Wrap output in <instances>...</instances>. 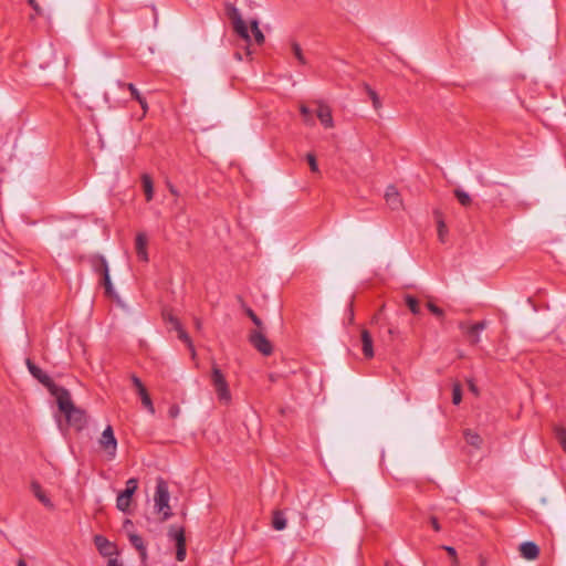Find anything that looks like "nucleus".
Instances as JSON below:
<instances>
[{
  "instance_id": "14",
  "label": "nucleus",
  "mask_w": 566,
  "mask_h": 566,
  "mask_svg": "<svg viewBox=\"0 0 566 566\" xmlns=\"http://www.w3.org/2000/svg\"><path fill=\"white\" fill-rule=\"evenodd\" d=\"M31 491L34 494V496L48 509L53 510L54 504L50 500V497L45 494V492L42 490L41 484L38 481L31 482Z\"/></svg>"
},
{
  "instance_id": "1",
  "label": "nucleus",
  "mask_w": 566,
  "mask_h": 566,
  "mask_svg": "<svg viewBox=\"0 0 566 566\" xmlns=\"http://www.w3.org/2000/svg\"><path fill=\"white\" fill-rule=\"evenodd\" d=\"M55 399L59 410L65 416L67 424L77 431L83 430L87 424L86 411L74 405L70 391L64 388L55 396Z\"/></svg>"
},
{
  "instance_id": "40",
  "label": "nucleus",
  "mask_w": 566,
  "mask_h": 566,
  "mask_svg": "<svg viewBox=\"0 0 566 566\" xmlns=\"http://www.w3.org/2000/svg\"><path fill=\"white\" fill-rule=\"evenodd\" d=\"M442 548L448 553V555L453 559L454 564H458L457 551L452 546L443 545Z\"/></svg>"
},
{
  "instance_id": "31",
  "label": "nucleus",
  "mask_w": 566,
  "mask_h": 566,
  "mask_svg": "<svg viewBox=\"0 0 566 566\" xmlns=\"http://www.w3.org/2000/svg\"><path fill=\"white\" fill-rule=\"evenodd\" d=\"M300 113L303 116V120H304L305 124L314 125V119H313V116H312V112H311V109L305 104H301L300 105Z\"/></svg>"
},
{
  "instance_id": "44",
  "label": "nucleus",
  "mask_w": 566,
  "mask_h": 566,
  "mask_svg": "<svg viewBox=\"0 0 566 566\" xmlns=\"http://www.w3.org/2000/svg\"><path fill=\"white\" fill-rule=\"evenodd\" d=\"M136 102H138V104L143 108L144 113H146L148 111V104H147V101L145 99V97L140 96L139 99H136Z\"/></svg>"
},
{
  "instance_id": "53",
  "label": "nucleus",
  "mask_w": 566,
  "mask_h": 566,
  "mask_svg": "<svg viewBox=\"0 0 566 566\" xmlns=\"http://www.w3.org/2000/svg\"><path fill=\"white\" fill-rule=\"evenodd\" d=\"M17 566H28V565H27V563H25V560H24V559L20 558V559L18 560V563H17Z\"/></svg>"
},
{
  "instance_id": "52",
  "label": "nucleus",
  "mask_w": 566,
  "mask_h": 566,
  "mask_svg": "<svg viewBox=\"0 0 566 566\" xmlns=\"http://www.w3.org/2000/svg\"><path fill=\"white\" fill-rule=\"evenodd\" d=\"M168 188H169V191H170L171 195H174V196H178L179 195L177 189L172 185H169Z\"/></svg>"
},
{
  "instance_id": "19",
  "label": "nucleus",
  "mask_w": 566,
  "mask_h": 566,
  "mask_svg": "<svg viewBox=\"0 0 566 566\" xmlns=\"http://www.w3.org/2000/svg\"><path fill=\"white\" fill-rule=\"evenodd\" d=\"M175 329L178 333V338L180 340H182L187 345V347L191 352L192 357H195L196 356V350H195V346L192 344V340H191L190 336L188 335V333L182 328L179 319H175Z\"/></svg>"
},
{
  "instance_id": "34",
  "label": "nucleus",
  "mask_w": 566,
  "mask_h": 566,
  "mask_svg": "<svg viewBox=\"0 0 566 566\" xmlns=\"http://www.w3.org/2000/svg\"><path fill=\"white\" fill-rule=\"evenodd\" d=\"M462 400V388L460 384H454L452 388V402L459 405Z\"/></svg>"
},
{
  "instance_id": "21",
  "label": "nucleus",
  "mask_w": 566,
  "mask_h": 566,
  "mask_svg": "<svg viewBox=\"0 0 566 566\" xmlns=\"http://www.w3.org/2000/svg\"><path fill=\"white\" fill-rule=\"evenodd\" d=\"M463 436H464V439L467 441L468 444L476 448V449H480L482 443H483V439L481 438V436L470 429H465L463 431Z\"/></svg>"
},
{
  "instance_id": "12",
  "label": "nucleus",
  "mask_w": 566,
  "mask_h": 566,
  "mask_svg": "<svg viewBox=\"0 0 566 566\" xmlns=\"http://www.w3.org/2000/svg\"><path fill=\"white\" fill-rule=\"evenodd\" d=\"M147 237L145 233H138L135 239V249L138 259L143 262H148L147 253Z\"/></svg>"
},
{
  "instance_id": "16",
  "label": "nucleus",
  "mask_w": 566,
  "mask_h": 566,
  "mask_svg": "<svg viewBox=\"0 0 566 566\" xmlns=\"http://www.w3.org/2000/svg\"><path fill=\"white\" fill-rule=\"evenodd\" d=\"M385 200L392 210L399 209L402 205L400 195L395 186H389L387 188L385 193Z\"/></svg>"
},
{
  "instance_id": "26",
  "label": "nucleus",
  "mask_w": 566,
  "mask_h": 566,
  "mask_svg": "<svg viewBox=\"0 0 566 566\" xmlns=\"http://www.w3.org/2000/svg\"><path fill=\"white\" fill-rule=\"evenodd\" d=\"M453 193L462 207L471 206L472 199L468 192H465L464 190H462L460 188H457V189H454Z\"/></svg>"
},
{
  "instance_id": "45",
  "label": "nucleus",
  "mask_w": 566,
  "mask_h": 566,
  "mask_svg": "<svg viewBox=\"0 0 566 566\" xmlns=\"http://www.w3.org/2000/svg\"><path fill=\"white\" fill-rule=\"evenodd\" d=\"M137 552L139 553V557H140L142 563L145 564L146 560H147V549H146V547H144L143 549H138Z\"/></svg>"
},
{
  "instance_id": "20",
  "label": "nucleus",
  "mask_w": 566,
  "mask_h": 566,
  "mask_svg": "<svg viewBox=\"0 0 566 566\" xmlns=\"http://www.w3.org/2000/svg\"><path fill=\"white\" fill-rule=\"evenodd\" d=\"M142 185L145 192L146 201L149 202L154 198V182L148 174L142 175Z\"/></svg>"
},
{
  "instance_id": "51",
  "label": "nucleus",
  "mask_w": 566,
  "mask_h": 566,
  "mask_svg": "<svg viewBox=\"0 0 566 566\" xmlns=\"http://www.w3.org/2000/svg\"><path fill=\"white\" fill-rule=\"evenodd\" d=\"M479 566H488L486 559L482 555L479 556Z\"/></svg>"
},
{
  "instance_id": "32",
  "label": "nucleus",
  "mask_w": 566,
  "mask_h": 566,
  "mask_svg": "<svg viewBox=\"0 0 566 566\" xmlns=\"http://www.w3.org/2000/svg\"><path fill=\"white\" fill-rule=\"evenodd\" d=\"M427 308L437 318L442 319L444 317V311L441 307L437 306L434 303L430 302V301L427 303Z\"/></svg>"
},
{
  "instance_id": "37",
  "label": "nucleus",
  "mask_w": 566,
  "mask_h": 566,
  "mask_svg": "<svg viewBox=\"0 0 566 566\" xmlns=\"http://www.w3.org/2000/svg\"><path fill=\"white\" fill-rule=\"evenodd\" d=\"M448 229L442 219L438 220V235L441 242H444V235L447 234Z\"/></svg>"
},
{
  "instance_id": "22",
  "label": "nucleus",
  "mask_w": 566,
  "mask_h": 566,
  "mask_svg": "<svg viewBox=\"0 0 566 566\" xmlns=\"http://www.w3.org/2000/svg\"><path fill=\"white\" fill-rule=\"evenodd\" d=\"M272 527L276 531H282L286 527V518L282 511L275 510L272 513Z\"/></svg>"
},
{
  "instance_id": "27",
  "label": "nucleus",
  "mask_w": 566,
  "mask_h": 566,
  "mask_svg": "<svg viewBox=\"0 0 566 566\" xmlns=\"http://www.w3.org/2000/svg\"><path fill=\"white\" fill-rule=\"evenodd\" d=\"M101 284L104 286L105 289V294L107 296H113L114 294V289H113V284H112V281H111V275H109V271H105V273H103L101 275Z\"/></svg>"
},
{
  "instance_id": "6",
  "label": "nucleus",
  "mask_w": 566,
  "mask_h": 566,
  "mask_svg": "<svg viewBox=\"0 0 566 566\" xmlns=\"http://www.w3.org/2000/svg\"><path fill=\"white\" fill-rule=\"evenodd\" d=\"M138 489V480L136 478H130L126 481L125 489L118 493L116 499V507L126 513L129 510L133 495L135 494L136 490Z\"/></svg>"
},
{
  "instance_id": "2",
  "label": "nucleus",
  "mask_w": 566,
  "mask_h": 566,
  "mask_svg": "<svg viewBox=\"0 0 566 566\" xmlns=\"http://www.w3.org/2000/svg\"><path fill=\"white\" fill-rule=\"evenodd\" d=\"M227 15L231 20L233 31L247 43L248 54H250L251 35L239 10L231 3L226 6Z\"/></svg>"
},
{
  "instance_id": "50",
  "label": "nucleus",
  "mask_w": 566,
  "mask_h": 566,
  "mask_svg": "<svg viewBox=\"0 0 566 566\" xmlns=\"http://www.w3.org/2000/svg\"><path fill=\"white\" fill-rule=\"evenodd\" d=\"M354 321V305L353 301L349 303V322L353 323Z\"/></svg>"
},
{
  "instance_id": "41",
  "label": "nucleus",
  "mask_w": 566,
  "mask_h": 566,
  "mask_svg": "<svg viewBox=\"0 0 566 566\" xmlns=\"http://www.w3.org/2000/svg\"><path fill=\"white\" fill-rule=\"evenodd\" d=\"M180 413V408L178 405L174 403L169 407L168 409V416L171 418V419H176Z\"/></svg>"
},
{
  "instance_id": "30",
  "label": "nucleus",
  "mask_w": 566,
  "mask_h": 566,
  "mask_svg": "<svg viewBox=\"0 0 566 566\" xmlns=\"http://www.w3.org/2000/svg\"><path fill=\"white\" fill-rule=\"evenodd\" d=\"M118 86L122 88H127L130 93L132 99L134 101L139 99V97L142 96V94L133 83H124L119 81Z\"/></svg>"
},
{
  "instance_id": "8",
  "label": "nucleus",
  "mask_w": 566,
  "mask_h": 566,
  "mask_svg": "<svg viewBox=\"0 0 566 566\" xmlns=\"http://www.w3.org/2000/svg\"><path fill=\"white\" fill-rule=\"evenodd\" d=\"M249 343L263 356H270L273 353V345L260 329H251L249 333Z\"/></svg>"
},
{
  "instance_id": "24",
  "label": "nucleus",
  "mask_w": 566,
  "mask_h": 566,
  "mask_svg": "<svg viewBox=\"0 0 566 566\" xmlns=\"http://www.w3.org/2000/svg\"><path fill=\"white\" fill-rule=\"evenodd\" d=\"M137 395L139 396L144 408L147 409V411L149 413L154 415L155 413V407H154L153 400L150 398V395L147 391V388H145L143 391H138Z\"/></svg>"
},
{
  "instance_id": "7",
  "label": "nucleus",
  "mask_w": 566,
  "mask_h": 566,
  "mask_svg": "<svg viewBox=\"0 0 566 566\" xmlns=\"http://www.w3.org/2000/svg\"><path fill=\"white\" fill-rule=\"evenodd\" d=\"M488 321H480L474 324L468 322H460L459 328L464 335L470 345H478L480 343V333L488 327Z\"/></svg>"
},
{
  "instance_id": "39",
  "label": "nucleus",
  "mask_w": 566,
  "mask_h": 566,
  "mask_svg": "<svg viewBox=\"0 0 566 566\" xmlns=\"http://www.w3.org/2000/svg\"><path fill=\"white\" fill-rule=\"evenodd\" d=\"M556 438L558 439V441L562 444L563 449L566 451V430L563 429V428L557 429Z\"/></svg>"
},
{
  "instance_id": "23",
  "label": "nucleus",
  "mask_w": 566,
  "mask_h": 566,
  "mask_svg": "<svg viewBox=\"0 0 566 566\" xmlns=\"http://www.w3.org/2000/svg\"><path fill=\"white\" fill-rule=\"evenodd\" d=\"M251 32L253 34L254 41L258 45H263L265 42V36L261 29L259 28V21L253 19L250 21Z\"/></svg>"
},
{
  "instance_id": "4",
  "label": "nucleus",
  "mask_w": 566,
  "mask_h": 566,
  "mask_svg": "<svg viewBox=\"0 0 566 566\" xmlns=\"http://www.w3.org/2000/svg\"><path fill=\"white\" fill-rule=\"evenodd\" d=\"M29 373L43 385L52 396H57L64 387L57 386L52 378L44 373L38 365H35L30 358L25 361Z\"/></svg>"
},
{
  "instance_id": "33",
  "label": "nucleus",
  "mask_w": 566,
  "mask_h": 566,
  "mask_svg": "<svg viewBox=\"0 0 566 566\" xmlns=\"http://www.w3.org/2000/svg\"><path fill=\"white\" fill-rule=\"evenodd\" d=\"M291 46H292V52H293L294 56L297 59V61L301 64H305L306 61H305V57L303 55L302 48L300 46V44L297 42H292Z\"/></svg>"
},
{
  "instance_id": "46",
  "label": "nucleus",
  "mask_w": 566,
  "mask_h": 566,
  "mask_svg": "<svg viewBox=\"0 0 566 566\" xmlns=\"http://www.w3.org/2000/svg\"><path fill=\"white\" fill-rule=\"evenodd\" d=\"M387 332L391 339L396 338L399 335V331L396 327H389Z\"/></svg>"
},
{
  "instance_id": "43",
  "label": "nucleus",
  "mask_w": 566,
  "mask_h": 566,
  "mask_svg": "<svg viewBox=\"0 0 566 566\" xmlns=\"http://www.w3.org/2000/svg\"><path fill=\"white\" fill-rule=\"evenodd\" d=\"M253 322V324L255 325V329H260L262 332H264V326H263V322L261 321V318L255 315L254 317H252L251 319Z\"/></svg>"
},
{
  "instance_id": "25",
  "label": "nucleus",
  "mask_w": 566,
  "mask_h": 566,
  "mask_svg": "<svg viewBox=\"0 0 566 566\" xmlns=\"http://www.w3.org/2000/svg\"><path fill=\"white\" fill-rule=\"evenodd\" d=\"M405 303L412 314H415V315L420 314V312H421L420 303L417 297H415L413 295L407 294V295H405Z\"/></svg>"
},
{
  "instance_id": "9",
  "label": "nucleus",
  "mask_w": 566,
  "mask_h": 566,
  "mask_svg": "<svg viewBox=\"0 0 566 566\" xmlns=\"http://www.w3.org/2000/svg\"><path fill=\"white\" fill-rule=\"evenodd\" d=\"M101 448L107 453L108 459L113 460L116 457L117 440L115 438L112 426H107L98 440Z\"/></svg>"
},
{
  "instance_id": "47",
  "label": "nucleus",
  "mask_w": 566,
  "mask_h": 566,
  "mask_svg": "<svg viewBox=\"0 0 566 566\" xmlns=\"http://www.w3.org/2000/svg\"><path fill=\"white\" fill-rule=\"evenodd\" d=\"M244 313L247 314V316L252 319V317H254L256 314L254 313V311L249 307V306H244Z\"/></svg>"
},
{
  "instance_id": "28",
  "label": "nucleus",
  "mask_w": 566,
  "mask_h": 566,
  "mask_svg": "<svg viewBox=\"0 0 566 566\" xmlns=\"http://www.w3.org/2000/svg\"><path fill=\"white\" fill-rule=\"evenodd\" d=\"M366 93L371 99L373 106L376 111L381 107L380 98L375 90H373L368 84L364 85Z\"/></svg>"
},
{
  "instance_id": "3",
  "label": "nucleus",
  "mask_w": 566,
  "mask_h": 566,
  "mask_svg": "<svg viewBox=\"0 0 566 566\" xmlns=\"http://www.w3.org/2000/svg\"><path fill=\"white\" fill-rule=\"evenodd\" d=\"M211 384L216 390L219 401L224 405H229L231 401L229 385L223 373L216 365H213L211 369Z\"/></svg>"
},
{
  "instance_id": "29",
  "label": "nucleus",
  "mask_w": 566,
  "mask_h": 566,
  "mask_svg": "<svg viewBox=\"0 0 566 566\" xmlns=\"http://www.w3.org/2000/svg\"><path fill=\"white\" fill-rule=\"evenodd\" d=\"M128 538H129V543L136 551L143 549L144 547H146L145 542L140 535L135 534V533H129Z\"/></svg>"
},
{
  "instance_id": "11",
  "label": "nucleus",
  "mask_w": 566,
  "mask_h": 566,
  "mask_svg": "<svg viewBox=\"0 0 566 566\" xmlns=\"http://www.w3.org/2000/svg\"><path fill=\"white\" fill-rule=\"evenodd\" d=\"M313 103L317 105L316 116L319 119L321 124L325 128H333L334 119L332 115V108L323 101H314Z\"/></svg>"
},
{
  "instance_id": "17",
  "label": "nucleus",
  "mask_w": 566,
  "mask_h": 566,
  "mask_svg": "<svg viewBox=\"0 0 566 566\" xmlns=\"http://www.w3.org/2000/svg\"><path fill=\"white\" fill-rule=\"evenodd\" d=\"M94 544L101 555L111 556L114 553V545L103 535H96L94 537Z\"/></svg>"
},
{
  "instance_id": "48",
  "label": "nucleus",
  "mask_w": 566,
  "mask_h": 566,
  "mask_svg": "<svg viewBox=\"0 0 566 566\" xmlns=\"http://www.w3.org/2000/svg\"><path fill=\"white\" fill-rule=\"evenodd\" d=\"M469 389H470V391H472L475 396H478V395H479V389H478L476 385H475L472 380H470V381H469Z\"/></svg>"
},
{
  "instance_id": "18",
  "label": "nucleus",
  "mask_w": 566,
  "mask_h": 566,
  "mask_svg": "<svg viewBox=\"0 0 566 566\" xmlns=\"http://www.w3.org/2000/svg\"><path fill=\"white\" fill-rule=\"evenodd\" d=\"M90 263L97 274L102 275L105 271H109L108 263L103 255L94 254L90 258Z\"/></svg>"
},
{
  "instance_id": "36",
  "label": "nucleus",
  "mask_w": 566,
  "mask_h": 566,
  "mask_svg": "<svg viewBox=\"0 0 566 566\" xmlns=\"http://www.w3.org/2000/svg\"><path fill=\"white\" fill-rule=\"evenodd\" d=\"M130 380H132V384L135 387L137 394H138V391H143L146 388L145 385L143 384V381L140 380V378L137 377L135 374L130 375Z\"/></svg>"
},
{
  "instance_id": "13",
  "label": "nucleus",
  "mask_w": 566,
  "mask_h": 566,
  "mask_svg": "<svg viewBox=\"0 0 566 566\" xmlns=\"http://www.w3.org/2000/svg\"><path fill=\"white\" fill-rule=\"evenodd\" d=\"M361 344H363V354L365 358L370 359L374 357V342L371 334L367 329H361L360 333Z\"/></svg>"
},
{
  "instance_id": "15",
  "label": "nucleus",
  "mask_w": 566,
  "mask_h": 566,
  "mask_svg": "<svg viewBox=\"0 0 566 566\" xmlns=\"http://www.w3.org/2000/svg\"><path fill=\"white\" fill-rule=\"evenodd\" d=\"M520 553L525 559L534 560L539 555V548L534 542H524L520 545Z\"/></svg>"
},
{
  "instance_id": "49",
  "label": "nucleus",
  "mask_w": 566,
  "mask_h": 566,
  "mask_svg": "<svg viewBox=\"0 0 566 566\" xmlns=\"http://www.w3.org/2000/svg\"><path fill=\"white\" fill-rule=\"evenodd\" d=\"M107 566H123L122 563L118 562L117 558H109Z\"/></svg>"
},
{
  "instance_id": "38",
  "label": "nucleus",
  "mask_w": 566,
  "mask_h": 566,
  "mask_svg": "<svg viewBox=\"0 0 566 566\" xmlns=\"http://www.w3.org/2000/svg\"><path fill=\"white\" fill-rule=\"evenodd\" d=\"M306 159H307V163L310 165V168L313 172H318V166H317V161H316V157L314 154H307L306 155Z\"/></svg>"
},
{
  "instance_id": "54",
  "label": "nucleus",
  "mask_w": 566,
  "mask_h": 566,
  "mask_svg": "<svg viewBox=\"0 0 566 566\" xmlns=\"http://www.w3.org/2000/svg\"><path fill=\"white\" fill-rule=\"evenodd\" d=\"M169 322L175 326V319H178L177 317L169 316Z\"/></svg>"
},
{
  "instance_id": "56",
  "label": "nucleus",
  "mask_w": 566,
  "mask_h": 566,
  "mask_svg": "<svg viewBox=\"0 0 566 566\" xmlns=\"http://www.w3.org/2000/svg\"><path fill=\"white\" fill-rule=\"evenodd\" d=\"M452 565H453V566H459V563H458V564H454V563L452 562Z\"/></svg>"
},
{
  "instance_id": "35",
  "label": "nucleus",
  "mask_w": 566,
  "mask_h": 566,
  "mask_svg": "<svg viewBox=\"0 0 566 566\" xmlns=\"http://www.w3.org/2000/svg\"><path fill=\"white\" fill-rule=\"evenodd\" d=\"M28 4L33 9L34 11V14H31L30 15V19L31 20H34L35 17H42L43 15V10L42 8L39 6V3L36 2V0H27Z\"/></svg>"
},
{
  "instance_id": "55",
  "label": "nucleus",
  "mask_w": 566,
  "mask_h": 566,
  "mask_svg": "<svg viewBox=\"0 0 566 566\" xmlns=\"http://www.w3.org/2000/svg\"><path fill=\"white\" fill-rule=\"evenodd\" d=\"M200 326H201V322H200V319H196V327H197V328H200Z\"/></svg>"
},
{
  "instance_id": "10",
  "label": "nucleus",
  "mask_w": 566,
  "mask_h": 566,
  "mask_svg": "<svg viewBox=\"0 0 566 566\" xmlns=\"http://www.w3.org/2000/svg\"><path fill=\"white\" fill-rule=\"evenodd\" d=\"M168 535L176 542V559L178 562H184L187 555L186 535L184 528H171Z\"/></svg>"
},
{
  "instance_id": "5",
  "label": "nucleus",
  "mask_w": 566,
  "mask_h": 566,
  "mask_svg": "<svg viewBox=\"0 0 566 566\" xmlns=\"http://www.w3.org/2000/svg\"><path fill=\"white\" fill-rule=\"evenodd\" d=\"M155 506L159 513H163L164 521L171 516L169 506V491L167 483L164 480H159L157 482L155 492Z\"/></svg>"
},
{
  "instance_id": "42",
  "label": "nucleus",
  "mask_w": 566,
  "mask_h": 566,
  "mask_svg": "<svg viewBox=\"0 0 566 566\" xmlns=\"http://www.w3.org/2000/svg\"><path fill=\"white\" fill-rule=\"evenodd\" d=\"M429 522H430L432 528L436 532H440L441 531L440 523H439V521H438V518L436 516H430Z\"/></svg>"
}]
</instances>
